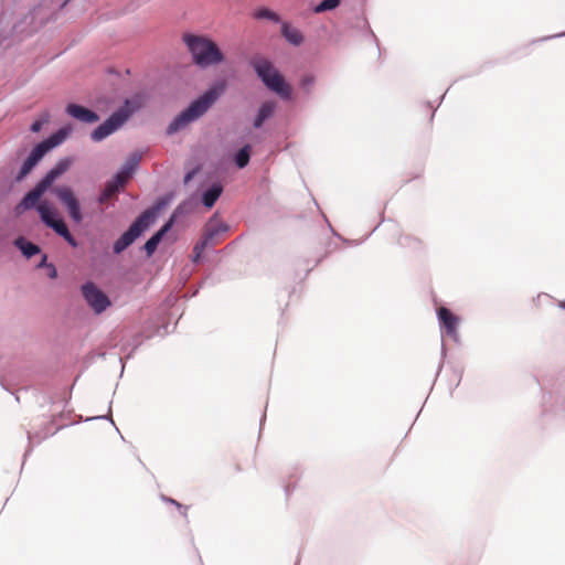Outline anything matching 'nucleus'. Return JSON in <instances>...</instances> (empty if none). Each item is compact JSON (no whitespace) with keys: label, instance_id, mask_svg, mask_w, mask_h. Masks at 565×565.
I'll return each mask as SVG.
<instances>
[{"label":"nucleus","instance_id":"obj_3","mask_svg":"<svg viewBox=\"0 0 565 565\" xmlns=\"http://www.w3.org/2000/svg\"><path fill=\"white\" fill-rule=\"evenodd\" d=\"M73 132L72 124L67 122L51 132L43 140L36 142L23 159L19 170L14 174V182L20 183L26 179L40 164L43 158L55 148L63 145Z\"/></svg>","mask_w":565,"mask_h":565},{"label":"nucleus","instance_id":"obj_40","mask_svg":"<svg viewBox=\"0 0 565 565\" xmlns=\"http://www.w3.org/2000/svg\"><path fill=\"white\" fill-rule=\"evenodd\" d=\"M72 0H51L52 4L58 10H63Z\"/></svg>","mask_w":565,"mask_h":565},{"label":"nucleus","instance_id":"obj_26","mask_svg":"<svg viewBox=\"0 0 565 565\" xmlns=\"http://www.w3.org/2000/svg\"><path fill=\"white\" fill-rule=\"evenodd\" d=\"M554 395L555 412L565 414V383L556 387Z\"/></svg>","mask_w":565,"mask_h":565},{"label":"nucleus","instance_id":"obj_12","mask_svg":"<svg viewBox=\"0 0 565 565\" xmlns=\"http://www.w3.org/2000/svg\"><path fill=\"white\" fill-rule=\"evenodd\" d=\"M72 164V157L60 158L55 164L50 168L40 180H38L36 184H39L44 191L51 190L54 182L64 173H66Z\"/></svg>","mask_w":565,"mask_h":565},{"label":"nucleus","instance_id":"obj_35","mask_svg":"<svg viewBox=\"0 0 565 565\" xmlns=\"http://www.w3.org/2000/svg\"><path fill=\"white\" fill-rule=\"evenodd\" d=\"M109 420L111 423V425L116 428L117 431L118 428L116 427L114 420H113V417H111V402L109 403V407H108V413L105 414V415H99V416H93V417H89L87 418L86 420Z\"/></svg>","mask_w":565,"mask_h":565},{"label":"nucleus","instance_id":"obj_17","mask_svg":"<svg viewBox=\"0 0 565 565\" xmlns=\"http://www.w3.org/2000/svg\"><path fill=\"white\" fill-rule=\"evenodd\" d=\"M217 216H218V213H214L206 221V223L204 225L203 234H202L201 238L199 239L203 247H207V248L213 247L222 241V237L220 235H217V233L212 227L213 222L216 220Z\"/></svg>","mask_w":565,"mask_h":565},{"label":"nucleus","instance_id":"obj_6","mask_svg":"<svg viewBox=\"0 0 565 565\" xmlns=\"http://www.w3.org/2000/svg\"><path fill=\"white\" fill-rule=\"evenodd\" d=\"M182 41L191 55L193 64L202 70L225 61V55L216 42L207 36L184 33Z\"/></svg>","mask_w":565,"mask_h":565},{"label":"nucleus","instance_id":"obj_15","mask_svg":"<svg viewBox=\"0 0 565 565\" xmlns=\"http://www.w3.org/2000/svg\"><path fill=\"white\" fill-rule=\"evenodd\" d=\"M277 109V102L274 99H267L263 102L253 118V127L255 129H260L264 124L269 120L271 117H274Z\"/></svg>","mask_w":565,"mask_h":565},{"label":"nucleus","instance_id":"obj_23","mask_svg":"<svg viewBox=\"0 0 565 565\" xmlns=\"http://www.w3.org/2000/svg\"><path fill=\"white\" fill-rule=\"evenodd\" d=\"M50 426H51V423H47L46 426H45V430L43 433H31V431H28V441H29V447L24 454V458L32 451L33 447H34V444H40L42 440L46 439L49 436H52L55 434V431L57 429H55L54 431H51L50 430Z\"/></svg>","mask_w":565,"mask_h":565},{"label":"nucleus","instance_id":"obj_1","mask_svg":"<svg viewBox=\"0 0 565 565\" xmlns=\"http://www.w3.org/2000/svg\"><path fill=\"white\" fill-rule=\"evenodd\" d=\"M173 199L174 193L172 191L159 195L152 204L141 211L118 238L114 241L111 253L115 256H119L132 246L157 223L161 213L171 204Z\"/></svg>","mask_w":565,"mask_h":565},{"label":"nucleus","instance_id":"obj_16","mask_svg":"<svg viewBox=\"0 0 565 565\" xmlns=\"http://www.w3.org/2000/svg\"><path fill=\"white\" fill-rule=\"evenodd\" d=\"M222 194H223V185L221 184V182H218V181L213 182L210 186H207L206 189H204L202 191L200 203L205 209H212L215 205V203L217 202V200L221 198Z\"/></svg>","mask_w":565,"mask_h":565},{"label":"nucleus","instance_id":"obj_44","mask_svg":"<svg viewBox=\"0 0 565 565\" xmlns=\"http://www.w3.org/2000/svg\"><path fill=\"white\" fill-rule=\"evenodd\" d=\"M168 327H169L168 324L161 327L163 329V334L168 333Z\"/></svg>","mask_w":565,"mask_h":565},{"label":"nucleus","instance_id":"obj_21","mask_svg":"<svg viewBox=\"0 0 565 565\" xmlns=\"http://www.w3.org/2000/svg\"><path fill=\"white\" fill-rule=\"evenodd\" d=\"M13 244L25 259H31L41 253V247L39 245L22 236L15 238Z\"/></svg>","mask_w":565,"mask_h":565},{"label":"nucleus","instance_id":"obj_8","mask_svg":"<svg viewBox=\"0 0 565 565\" xmlns=\"http://www.w3.org/2000/svg\"><path fill=\"white\" fill-rule=\"evenodd\" d=\"M40 221L57 236L62 237L72 248L79 246L78 241L71 233L64 217L50 201H42L38 209Z\"/></svg>","mask_w":565,"mask_h":565},{"label":"nucleus","instance_id":"obj_36","mask_svg":"<svg viewBox=\"0 0 565 565\" xmlns=\"http://www.w3.org/2000/svg\"><path fill=\"white\" fill-rule=\"evenodd\" d=\"M401 246H412L413 244L418 245L417 238L411 237L409 235L401 236L397 241Z\"/></svg>","mask_w":565,"mask_h":565},{"label":"nucleus","instance_id":"obj_20","mask_svg":"<svg viewBox=\"0 0 565 565\" xmlns=\"http://www.w3.org/2000/svg\"><path fill=\"white\" fill-rule=\"evenodd\" d=\"M45 192L46 191H44L39 184L35 183L32 189L24 193L20 201L28 207L29 211L35 210L38 212L39 205L42 202L40 200Z\"/></svg>","mask_w":565,"mask_h":565},{"label":"nucleus","instance_id":"obj_46","mask_svg":"<svg viewBox=\"0 0 565 565\" xmlns=\"http://www.w3.org/2000/svg\"><path fill=\"white\" fill-rule=\"evenodd\" d=\"M265 419H266V415L264 414V415L262 416V418H260V423H259V425H260V426L263 425V423L265 422Z\"/></svg>","mask_w":565,"mask_h":565},{"label":"nucleus","instance_id":"obj_9","mask_svg":"<svg viewBox=\"0 0 565 565\" xmlns=\"http://www.w3.org/2000/svg\"><path fill=\"white\" fill-rule=\"evenodd\" d=\"M60 203L65 207L68 217L75 223L81 224L84 221L81 202L74 190L70 185H60L53 190Z\"/></svg>","mask_w":565,"mask_h":565},{"label":"nucleus","instance_id":"obj_27","mask_svg":"<svg viewBox=\"0 0 565 565\" xmlns=\"http://www.w3.org/2000/svg\"><path fill=\"white\" fill-rule=\"evenodd\" d=\"M47 257V254H42V257L36 265L38 268H45L46 275L50 279H56L57 278V268L53 263H50Z\"/></svg>","mask_w":565,"mask_h":565},{"label":"nucleus","instance_id":"obj_32","mask_svg":"<svg viewBox=\"0 0 565 565\" xmlns=\"http://www.w3.org/2000/svg\"><path fill=\"white\" fill-rule=\"evenodd\" d=\"M50 116L49 114L43 115L40 118H36L33 120L30 125V131L33 134L40 132L43 126L49 121Z\"/></svg>","mask_w":565,"mask_h":565},{"label":"nucleus","instance_id":"obj_18","mask_svg":"<svg viewBox=\"0 0 565 565\" xmlns=\"http://www.w3.org/2000/svg\"><path fill=\"white\" fill-rule=\"evenodd\" d=\"M280 34L292 46H300L305 41L302 33L287 21L280 23Z\"/></svg>","mask_w":565,"mask_h":565},{"label":"nucleus","instance_id":"obj_14","mask_svg":"<svg viewBox=\"0 0 565 565\" xmlns=\"http://www.w3.org/2000/svg\"><path fill=\"white\" fill-rule=\"evenodd\" d=\"M141 160V153L140 152H131L126 158L125 162L121 164V167L114 173L118 174V179L121 181H127L136 174L139 164Z\"/></svg>","mask_w":565,"mask_h":565},{"label":"nucleus","instance_id":"obj_42","mask_svg":"<svg viewBox=\"0 0 565 565\" xmlns=\"http://www.w3.org/2000/svg\"><path fill=\"white\" fill-rule=\"evenodd\" d=\"M291 490H292V488H291L290 484L285 487V492H286L287 495L290 493Z\"/></svg>","mask_w":565,"mask_h":565},{"label":"nucleus","instance_id":"obj_38","mask_svg":"<svg viewBox=\"0 0 565 565\" xmlns=\"http://www.w3.org/2000/svg\"><path fill=\"white\" fill-rule=\"evenodd\" d=\"M446 355H447V349H446L444 340L441 339L440 361H439V364H438V367H437V374L436 375H438L441 372L443 366H444V361L446 359Z\"/></svg>","mask_w":565,"mask_h":565},{"label":"nucleus","instance_id":"obj_31","mask_svg":"<svg viewBox=\"0 0 565 565\" xmlns=\"http://www.w3.org/2000/svg\"><path fill=\"white\" fill-rule=\"evenodd\" d=\"M207 247H203L201 242L198 241L193 246L192 263L199 265L203 262V253Z\"/></svg>","mask_w":565,"mask_h":565},{"label":"nucleus","instance_id":"obj_7","mask_svg":"<svg viewBox=\"0 0 565 565\" xmlns=\"http://www.w3.org/2000/svg\"><path fill=\"white\" fill-rule=\"evenodd\" d=\"M199 202L193 198L189 196L182 200L171 212L169 217L163 222V224L153 232L149 238L139 247L140 253L145 256V258H151L159 245L164 241L167 235L171 232L173 226L178 224L180 217L190 215L198 207Z\"/></svg>","mask_w":565,"mask_h":565},{"label":"nucleus","instance_id":"obj_29","mask_svg":"<svg viewBox=\"0 0 565 565\" xmlns=\"http://www.w3.org/2000/svg\"><path fill=\"white\" fill-rule=\"evenodd\" d=\"M322 216H323L324 221L327 222V224H328V226H329V228H330L331 233H332L335 237H338L339 239H341L343 243H345V244H351V245H359V244H361L362 242H364L365 239H367V238L370 237V235H371L373 232H375V231L379 228V226H380V224H377V225L373 228V231H372L371 233H369V234H367V235H366L362 241H351V239L344 238V237H342L340 234H338V233L333 230V227L331 226V224H330L329 220L327 218V216H326L324 214H323Z\"/></svg>","mask_w":565,"mask_h":565},{"label":"nucleus","instance_id":"obj_22","mask_svg":"<svg viewBox=\"0 0 565 565\" xmlns=\"http://www.w3.org/2000/svg\"><path fill=\"white\" fill-rule=\"evenodd\" d=\"M250 157L252 146L249 143H245L233 153V161L238 169H244L249 164Z\"/></svg>","mask_w":565,"mask_h":565},{"label":"nucleus","instance_id":"obj_39","mask_svg":"<svg viewBox=\"0 0 565 565\" xmlns=\"http://www.w3.org/2000/svg\"><path fill=\"white\" fill-rule=\"evenodd\" d=\"M25 211L29 210L21 201L13 207V213L17 217L21 216Z\"/></svg>","mask_w":565,"mask_h":565},{"label":"nucleus","instance_id":"obj_30","mask_svg":"<svg viewBox=\"0 0 565 565\" xmlns=\"http://www.w3.org/2000/svg\"><path fill=\"white\" fill-rule=\"evenodd\" d=\"M203 169L202 163H196L193 168L185 171L183 175V184H189Z\"/></svg>","mask_w":565,"mask_h":565},{"label":"nucleus","instance_id":"obj_28","mask_svg":"<svg viewBox=\"0 0 565 565\" xmlns=\"http://www.w3.org/2000/svg\"><path fill=\"white\" fill-rule=\"evenodd\" d=\"M341 3V0H321L318 4L312 8L315 13L328 12L337 9Z\"/></svg>","mask_w":565,"mask_h":565},{"label":"nucleus","instance_id":"obj_4","mask_svg":"<svg viewBox=\"0 0 565 565\" xmlns=\"http://www.w3.org/2000/svg\"><path fill=\"white\" fill-rule=\"evenodd\" d=\"M248 65L267 90L274 93L284 102L294 99L292 87L271 60L262 55H254L249 58Z\"/></svg>","mask_w":565,"mask_h":565},{"label":"nucleus","instance_id":"obj_41","mask_svg":"<svg viewBox=\"0 0 565 565\" xmlns=\"http://www.w3.org/2000/svg\"><path fill=\"white\" fill-rule=\"evenodd\" d=\"M564 36H565V31L561 32V33L553 34V35L543 36V38L536 40L535 42H542V41H547L551 39H557V38H564Z\"/></svg>","mask_w":565,"mask_h":565},{"label":"nucleus","instance_id":"obj_10","mask_svg":"<svg viewBox=\"0 0 565 565\" xmlns=\"http://www.w3.org/2000/svg\"><path fill=\"white\" fill-rule=\"evenodd\" d=\"M81 290L85 302L96 315L103 313L111 306V301L107 294L95 282L90 280L85 281L82 285Z\"/></svg>","mask_w":565,"mask_h":565},{"label":"nucleus","instance_id":"obj_45","mask_svg":"<svg viewBox=\"0 0 565 565\" xmlns=\"http://www.w3.org/2000/svg\"><path fill=\"white\" fill-rule=\"evenodd\" d=\"M558 306H559V308H562V309H564V310H565V300H564V301H561Z\"/></svg>","mask_w":565,"mask_h":565},{"label":"nucleus","instance_id":"obj_13","mask_svg":"<svg viewBox=\"0 0 565 565\" xmlns=\"http://www.w3.org/2000/svg\"><path fill=\"white\" fill-rule=\"evenodd\" d=\"M65 114L71 118L87 125L95 124L100 119L96 110L77 103L66 104Z\"/></svg>","mask_w":565,"mask_h":565},{"label":"nucleus","instance_id":"obj_25","mask_svg":"<svg viewBox=\"0 0 565 565\" xmlns=\"http://www.w3.org/2000/svg\"><path fill=\"white\" fill-rule=\"evenodd\" d=\"M125 184V181L118 179V174H113V177L106 181L104 189L110 194H119L122 192Z\"/></svg>","mask_w":565,"mask_h":565},{"label":"nucleus","instance_id":"obj_34","mask_svg":"<svg viewBox=\"0 0 565 565\" xmlns=\"http://www.w3.org/2000/svg\"><path fill=\"white\" fill-rule=\"evenodd\" d=\"M161 500L163 502H166V503L174 505L175 508H178L181 511L183 516H186V512H188V507L186 505H183L179 501H177L175 499L167 497L164 494H161Z\"/></svg>","mask_w":565,"mask_h":565},{"label":"nucleus","instance_id":"obj_24","mask_svg":"<svg viewBox=\"0 0 565 565\" xmlns=\"http://www.w3.org/2000/svg\"><path fill=\"white\" fill-rule=\"evenodd\" d=\"M253 17L257 20H268L276 24H280L282 22L280 15L267 7L257 8L254 11Z\"/></svg>","mask_w":565,"mask_h":565},{"label":"nucleus","instance_id":"obj_11","mask_svg":"<svg viewBox=\"0 0 565 565\" xmlns=\"http://www.w3.org/2000/svg\"><path fill=\"white\" fill-rule=\"evenodd\" d=\"M436 317L441 331V335H447L450 339H452L456 343H459V317L446 307H439L436 310Z\"/></svg>","mask_w":565,"mask_h":565},{"label":"nucleus","instance_id":"obj_48","mask_svg":"<svg viewBox=\"0 0 565 565\" xmlns=\"http://www.w3.org/2000/svg\"><path fill=\"white\" fill-rule=\"evenodd\" d=\"M109 73L111 74H118L117 72H115L114 70H110Z\"/></svg>","mask_w":565,"mask_h":565},{"label":"nucleus","instance_id":"obj_19","mask_svg":"<svg viewBox=\"0 0 565 565\" xmlns=\"http://www.w3.org/2000/svg\"><path fill=\"white\" fill-rule=\"evenodd\" d=\"M316 84L317 76L312 73H305L298 79L297 90L303 99H308L312 96Z\"/></svg>","mask_w":565,"mask_h":565},{"label":"nucleus","instance_id":"obj_5","mask_svg":"<svg viewBox=\"0 0 565 565\" xmlns=\"http://www.w3.org/2000/svg\"><path fill=\"white\" fill-rule=\"evenodd\" d=\"M143 105L145 98L139 93L125 98L117 109H115L105 120L90 131V140L94 142H102L113 134L117 132L135 114L142 109Z\"/></svg>","mask_w":565,"mask_h":565},{"label":"nucleus","instance_id":"obj_47","mask_svg":"<svg viewBox=\"0 0 565 565\" xmlns=\"http://www.w3.org/2000/svg\"><path fill=\"white\" fill-rule=\"evenodd\" d=\"M196 294H198V290H194V291L192 292L191 297L196 296Z\"/></svg>","mask_w":565,"mask_h":565},{"label":"nucleus","instance_id":"obj_43","mask_svg":"<svg viewBox=\"0 0 565 565\" xmlns=\"http://www.w3.org/2000/svg\"><path fill=\"white\" fill-rule=\"evenodd\" d=\"M119 362L121 363V373L124 372L125 365H124V359L120 356Z\"/></svg>","mask_w":565,"mask_h":565},{"label":"nucleus","instance_id":"obj_37","mask_svg":"<svg viewBox=\"0 0 565 565\" xmlns=\"http://www.w3.org/2000/svg\"><path fill=\"white\" fill-rule=\"evenodd\" d=\"M113 194H110L109 192H107L104 188L98 192L97 196H96V202L98 204H105L109 198Z\"/></svg>","mask_w":565,"mask_h":565},{"label":"nucleus","instance_id":"obj_2","mask_svg":"<svg viewBox=\"0 0 565 565\" xmlns=\"http://www.w3.org/2000/svg\"><path fill=\"white\" fill-rule=\"evenodd\" d=\"M227 87L226 78H217L212 82L205 90L193 98L186 107L172 118L166 128V136H173L202 118L225 94Z\"/></svg>","mask_w":565,"mask_h":565},{"label":"nucleus","instance_id":"obj_33","mask_svg":"<svg viewBox=\"0 0 565 565\" xmlns=\"http://www.w3.org/2000/svg\"><path fill=\"white\" fill-rule=\"evenodd\" d=\"M212 227L217 233V235H220L221 237H222V235H224L231 231V226L226 222L218 221V216L213 222Z\"/></svg>","mask_w":565,"mask_h":565}]
</instances>
